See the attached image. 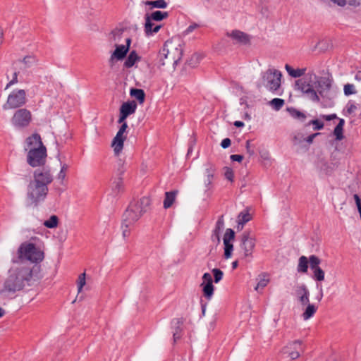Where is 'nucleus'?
Returning a JSON list of instances; mask_svg holds the SVG:
<instances>
[{
	"instance_id": "f257e3e1",
	"label": "nucleus",
	"mask_w": 361,
	"mask_h": 361,
	"mask_svg": "<svg viewBox=\"0 0 361 361\" xmlns=\"http://www.w3.org/2000/svg\"><path fill=\"white\" fill-rule=\"evenodd\" d=\"M54 177L47 167L34 171L33 179L30 180L27 188V197L31 203L37 206L44 201L48 194V185L53 181Z\"/></svg>"
},
{
	"instance_id": "f03ea898",
	"label": "nucleus",
	"mask_w": 361,
	"mask_h": 361,
	"mask_svg": "<svg viewBox=\"0 0 361 361\" xmlns=\"http://www.w3.org/2000/svg\"><path fill=\"white\" fill-rule=\"evenodd\" d=\"M32 269L29 267L20 266L11 268L8 271V276L6 279L4 287L0 293H15L23 290L26 286H31L32 280Z\"/></svg>"
},
{
	"instance_id": "7ed1b4c3",
	"label": "nucleus",
	"mask_w": 361,
	"mask_h": 361,
	"mask_svg": "<svg viewBox=\"0 0 361 361\" xmlns=\"http://www.w3.org/2000/svg\"><path fill=\"white\" fill-rule=\"evenodd\" d=\"M27 147L28 150L27 154V162L32 167H37L44 165L47 157V149L43 145L40 135L33 134L26 139Z\"/></svg>"
},
{
	"instance_id": "20e7f679",
	"label": "nucleus",
	"mask_w": 361,
	"mask_h": 361,
	"mask_svg": "<svg viewBox=\"0 0 361 361\" xmlns=\"http://www.w3.org/2000/svg\"><path fill=\"white\" fill-rule=\"evenodd\" d=\"M151 201L148 197H142L139 200H133L128 205L123 215L124 225L130 226L147 212Z\"/></svg>"
},
{
	"instance_id": "39448f33",
	"label": "nucleus",
	"mask_w": 361,
	"mask_h": 361,
	"mask_svg": "<svg viewBox=\"0 0 361 361\" xmlns=\"http://www.w3.org/2000/svg\"><path fill=\"white\" fill-rule=\"evenodd\" d=\"M17 254V257L12 259L13 263H18L24 260L38 263L44 259V252L32 243H23L18 247Z\"/></svg>"
},
{
	"instance_id": "423d86ee",
	"label": "nucleus",
	"mask_w": 361,
	"mask_h": 361,
	"mask_svg": "<svg viewBox=\"0 0 361 361\" xmlns=\"http://www.w3.org/2000/svg\"><path fill=\"white\" fill-rule=\"evenodd\" d=\"M281 71L269 68L262 73L261 85L273 94L281 95Z\"/></svg>"
},
{
	"instance_id": "0eeeda50",
	"label": "nucleus",
	"mask_w": 361,
	"mask_h": 361,
	"mask_svg": "<svg viewBox=\"0 0 361 361\" xmlns=\"http://www.w3.org/2000/svg\"><path fill=\"white\" fill-rule=\"evenodd\" d=\"M255 247V238L251 231H244L240 236L239 259L250 262L253 257L252 252Z\"/></svg>"
},
{
	"instance_id": "6e6552de",
	"label": "nucleus",
	"mask_w": 361,
	"mask_h": 361,
	"mask_svg": "<svg viewBox=\"0 0 361 361\" xmlns=\"http://www.w3.org/2000/svg\"><path fill=\"white\" fill-rule=\"evenodd\" d=\"M315 87L323 99L331 100L335 97V92L331 90L332 80L329 78L320 77L316 82Z\"/></svg>"
},
{
	"instance_id": "1a4fd4ad",
	"label": "nucleus",
	"mask_w": 361,
	"mask_h": 361,
	"mask_svg": "<svg viewBox=\"0 0 361 361\" xmlns=\"http://www.w3.org/2000/svg\"><path fill=\"white\" fill-rule=\"evenodd\" d=\"M26 92L24 90H14L8 95L6 103L3 109H16L23 106L26 103Z\"/></svg>"
},
{
	"instance_id": "9d476101",
	"label": "nucleus",
	"mask_w": 361,
	"mask_h": 361,
	"mask_svg": "<svg viewBox=\"0 0 361 361\" xmlns=\"http://www.w3.org/2000/svg\"><path fill=\"white\" fill-rule=\"evenodd\" d=\"M166 48L169 50V61L167 63H171L176 66L183 56V49L181 44L173 41H166L165 42Z\"/></svg>"
},
{
	"instance_id": "9b49d317",
	"label": "nucleus",
	"mask_w": 361,
	"mask_h": 361,
	"mask_svg": "<svg viewBox=\"0 0 361 361\" xmlns=\"http://www.w3.org/2000/svg\"><path fill=\"white\" fill-rule=\"evenodd\" d=\"M31 121V112L27 109H20L17 110L11 118L12 124L18 128L27 127Z\"/></svg>"
},
{
	"instance_id": "f8f14e48",
	"label": "nucleus",
	"mask_w": 361,
	"mask_h": 361,
	"mask_svg": "<svg viewBox=\"0 0 361 361\" xmlns=\"http://www.w3.org/2000/svg\"><path fill=\"white\" fill-rule=\"evenodd\" d=\"M216 171V169L214 164L207 163L204 165V193L207 197H210L212 195L213 180Z\"/></svg>"
},
{
	"instance_id": "ddd939ff",
	"label": "nucleus",
	"mask_w": 361,
	"mask_h": 361,
	"mask_svg": "<svg viewBox=\"0 0 361 361\" xmlns=\"http://www.w3.org/2000/svg\"><path fill=\"white\" fill-rule=\"evenodd\" d=\"M303 351L304 345L300 340L294 341L283 348V353L288 354L292 360L299 357Z\"/></svg>"
},
{
	"instance_id": "4468645a",
	"label": "nucleus",
	"mask_w": 361,
	"mask_h": 361,
	"mask_svg": "<svg viewBox=\"0 0 361 361\" xmlns=\"http://www.w3.org/2000/svg\"><path fill=\"white\" fill-rule=\"evenodd\" d=\"M295 291V295L302 305H306L310 302V291L305 284L297 285Z\"/></svg>"
},
{
	"instance_id": "2eb2a0df",
	"label": "nucleus",
	"mask_w": 361,
	"mask_h": 361,
	"mask_svg": "<svg viewBox=\"0 0 361 361\" xmlns=\"http://www.w3.org/2000/svg\"><path fill=\"white\" fill-rule=\"evenodd\" d=\"M128 52V48L125 45H116V49L111 55V57L109 60V65L112 67L114 64V60H122L123 59L127 53Z\"/></svg>"
},
{
	"instance_id": "dca6fc26",
	"label": "nucleus",
	"mask_w": 361,
	"mask_h": 361,
	"mask_svg": "<svg viewBox=\"0 0 361 361\" xmlns=\"http://www.w3.org/2000/svg\"><path fill=\"white\" fill-rule=\"evenodd\" d=\"M126 137L123 133L117 132L116 136L112 140L111 146L114 148V152L116 156H118L123 148V143Z\"/></svg>"
},
{
	"instance_id": "f3484780",
	"label": "nucleus",
	"mask_w": 361,
	"mask_h": 361,
	"mask_svg": "<svg viewBox=\"0 0 361 361\" xmlns=\"http://www.w3.org/2000/svg\"><path fill=\"white\" fill-rule=\"evenodd\" d=\"M224 227V221L223 216H221L217 220L215 228L212 235V240L219 244L221 242V233Z\"/></svg>"
},
{
	"instance_id": "a211bd4d",
	"label": "nucleus",
	"mask_w": 361,
	"mask_h": 361,
	"mask_svg": "<svg viewBox=\"0 0 361 361\" xmlns=\"http://www.w3.org/2000/svg\"><path fill=\"white\" fill-rule=\"evenodd\" d=\"M38 62V59L35 55H27L23 59L17 61V63L22 64L20 69L23 71H25L27 68L36 65Z\"/></svg>"
},
{
	"instance_id": "6ab92c4d",
	"label": "nucleus",
	"mask_w": 361,
	"mask_h": 361,
	"mask_svg": "<svg viewBox=\"0 0 361 361\" xmlns=\"http://www.w3.org/2000/svg\"><path fill=\"white\" fill-rule=\"evenodd\" d=\"M228 35L242 44H247L250 42L249 35L239 30H233L231 34H228Z\"/></svg>"
},
{
	"instance_id": "aec40b11",
	"label": "nucleus",
	"mask_w": 361,
	"mask_h": 361,
	"mask_svg": "<svg viewBox=\"0 0 361 361\" xmlns=\"http://www.w3.org/2000/svg\"><path fill=\"white\" fill-rule=\"evenodd\" d=\"M137 109V104L135 101L124 102L120 107V112L126 116L134 114Z\"/></svg>"
},
{
	"instance_id": "412c9836",
	"label": "nucleus",
	"mask_w": 361,
	"mask_h": 361,
	"mask_svg": "<svg viewBox=\"0 0 361 361\" xmlns=\"http://www.w3.org/2000/svg\"><path fill=\"white\" fill-rule=\"evenodd\" d=\"M183 322L182 319H173L171 322V324L173 328L174 329V331L173 332V341L176 342L178 339L180 338V326L183 324Z\"/></svg>"
},
{
	"instance_id": "4be33fe9",
	"label": "nucleus",
	"mask_w": 361,
	"mask_h": 361,
	"mask_svg": "<svg viewBox=\"0 0 361 361\" xmlns=\"http://www.w3.org/2000/svg\"><path fill=\"white\" fill-rule=\"evenodd\" d=\"M251 220V216L247 210L241 212L238 216V229H243L244 225Z\"/></svg>"
},
{
	"instance_id": "5701e85b",
	"label": "nucleus",
	"mask_w": 361,
	"mask_h": 361,
	"mask_svg": "<svg viewBox=\"0 0 361 361\" xmlns=\"http://www.w3.org/2000/svg\"><path fill=\"white\" fill-rule=\"evenodd\" d=\"M285 69L286 70L288 75L294 78L302 76L305 75L307 71L306 68L294 69L291 66L288 64H286Z\"/></svg>"
},
{
	"instance_id": "b1692460",
	"label": "nucleus",
	"mask_w": 361,
	"mask_h": 361,
	"mask_svg": "<svg viewBox=\"0 0 361 361\" xmlns=\"http://www.w3.org/2000/svg\"><path fill=\"white\" fill-rule=\"evenodd\" d=\"M169 50L166 48V44L164 43L163 48L159 51L157 58H158V63H159V68H161V66H164L167 63V61H169Z\"/></svg>"
},
{
	"instance_id": "393cba45",
	"label": "nucleus",
	"mask_w": 361,
	"mask_h": 361,
	"mask_svg": "<svg viewBox=\"0 0 361 361\" xmlns=\"http://www.w3.org/2000/svg\"><path fill=\"white\" fill-rule=\"evenodd\" d=\"M177 193V190H172L165 192V198L164 200V207L165 209H168L172 206L175 201Z\"/></svg>"
},
{
	"instance_id": "a878e982",
	"label": "nucleus",
	"mask_w": 361,
	"mask_h": 361,
	"mask_svg": "<svg viewBox=\"0 0 361 361\" xmlns=\"http://www.w3.org/2000/svg\"><path fill=\"white\" fill-rule=\"evenodd\" d=\"M256 280L257 281V286L255 287V290L256 291H259L260 289H263L269 282L268 275L265 273L259 274Z\"/></svg>"
},
{
	"instance_id": "bb28decb",
	"label": "nucleus",
	"mask_w": 361,
	"mask_h": 361,
	"mask_svg": "<svg viewBox=\"0 0 361 361\" xmlns=\"http://www.w3.org/2000/svg\"><path fill=\"white\" fill-rule=\"evenodd\" d=\"M295 90H300L302 93L306 94L310 88L313 87V85L302 79H299L295 81Z\"/></svg>"
},
{
	"instance_id": "cd10ccee",
	"label": "nucleus",
	"mask_w": 361,
	"mask_h": 361,
	"mask_svg": "<svg viewBox=\"0 0 361 361\" xmlns=\"http://www.w3.org/2000/svg\"><path fill=\"white\" fill-rule=\"evenodd\" d=\"M287 111L291 117L300 122H304L307 118V116L304 112H302L293 107L287 108Z\"/></svg>"
},
{
	"instance_id": "c85d7f7f",
	"label": "nucleus",
	"mask_w": 361,
	"mask_h": 361,
	"mask_svg": "<svg viewBox=\"0 0 361 361\" xmlns=\"http://www.w3.org/2000/svg\"><path fill=\"white\" fill-rule=\"evenodd\" d=\"M140 60V57L137 55V52L135 51H132L124 62V66L128 68H131Z\"/></svg>"
},
{
	"instance_id": "c756f323",
	"label": "nucleus",
	"mask_w": 361,
	"mask_h": 361,
	"mask_svg": "<svg viewBox=\"0 0 361 361\" xmlns=\"http://www.w3.org/2000/svg\"><path fill=\"white\" fill-rule=\"evenodd\" d=\"M142 3L146 6H149V9H153L154 8H165L168 6V4L165 0L146 1Z\"/></svg>"
},
{
	"instance_id": "7c9ffc66",
	"label": "nucleus",
	"mask_w": 361,
	"mask_h": 361,
	"mask_svg": "<svg viewBox=\"0 0 361 361\" xmlns=\"http://www.w3.org/2000/svg\"><path fill=\"white\" fill-rule=\"evenodd\" d=\"M203 295L207 299L211 300L214 295V286L213 283H201Z\"/></svg>"
},
{
	"instance_id": "2f4dec72",
	"label": "nucleus",
	"mask_w": 361,
	"mask_h": 361,
	"mask_svg": "<svg viewBox=\"0 0 361 361\" xmlns=\"http://www.w3.org/2000/svg\"><path fill=\"white\" fill-rule=\"evenodd\" d=\"M131 97H135L140 104H142L145 99V93L143 90L137 88H131L130 90Z\"/></svg>"
},
{
	"instance_id": "473e14b6",
	"label": "nucleus",
	"mask_w": 361,
	"mask_h": 361,
	"mask_svg": "<svg viewBox=\"0 0 361 361\" xmlns=\"http://www.w3.org/2000/svg\"><path fill=\"white\" fill-rule=\"evenodd\" d=\"M306 305L307 307L302 314L304 320H307L312 317L317 311V307L314 305L310 304V302Z\"/></svg>"
},
{
	"instance_id": "72a5a7b5",
	"label": "nucleus",
	"mask_w": 361,
	"mask_h": 361,
	"mask_svg": "<svg viewBox=\"0 0 361 361\" xmlns=\"http://www.w3.org/2000/svg\"><path fill=\"white\" fill-rule=\"evenodd\" d=\"M112 191L115 195L118 194L123 190V182L122 177L115 178L112 183Z\"/></svg>"
},
{
	"instance_id": "f704fd0d",
	"label": "nucleus",
	"mask_w": 361,
	"mask_h": 361,
	"mask_svg": "<svg viewBox=\"0 0 361 361\" xmlns=\"http://www.w3.org/2000/svg\"><path fill=\"white\" fill-rule=\"evenodd\" d=\"M308 258L305 256H301L298 260V271L300 273H307L308 269Z\"/></svg>"
},
{
	"instance_id": "c9c22d12",
	"label": "nucleus",
	"mask_w": 361,
	"mask_h": 361,
	"mask_svg": "<svg viewBox=\"0 0 361 361\" xmlns=\"http://www.w3.org/2000/svg\"><path fill=\"white\" fill-rule=\"evenodd\" d=\"M145 32L147 36L152 35V29L154 27L155 24L152 22L154 20L151 19L149 17V14L147 13L145 16Z\"/></svg>"
},
{
	"instance_id": "e433bc0d",
	"label": "nucleus",
	"mask_w": 361,
	"mask_h": 361,
	"mask_svg": "<svg viewBox=\"0 0 361 361\" xmlns=\"http://www.w3.org/2000/svg\"><path fill=\"white\" fill-rule=\"evenodd\" d=\"M169 16L168 12H164L161 11H156L149 15V17L154 21H161Z\"/></svg>"
},
{
	"instance_id": "4c0bfd02",
	"label": "nucleus",
	"mask_w": 361,
	"mask_h": 361,
	"mask_svg": "<svg viewBox=\"0 0 361 361\" xmlns=\"http://www.w3.org/2000/svg\"><path fill=\"white\" fill-rule=\"evenodd\" d=\"M340 6H344L346 4L354 6H361V0H331Z\"/></svg>"
},
{
	"instance_id": "58836bf2",
	"label": "nucleus",
	"mask_w": 361,
	"mask_h": 361,
	"mask_svg": "<svg viewBox=\"0 0 361 361\" xmlns=\"http://www.w3.org/2000/svg\"><path fill=\"white\" fill-rule=\"evenodd\" d=\"M59 218L56 215H52L50 218L45 221L44 225L49 228H56L58 225Z\"/></svg>"
},
{
	"instance_id": "ea45409f",
	"label": "nucleus",
	"mask_w": 361,
	"mask_h": 361,
	"mask_svg": "<svg viewBox=\"0 0 361 361\" xmlns=\"http://www.w3.org/2000/svg\"><path fill=\"white\" fill-rule=\"evenodd\" d=\"M310 269H314L319 267L321 263L320 259L316 255H310L308 258Z\"/></svg>"
},
{
	"instance_id": "a19ab883",
	"label": "nucleus",
	"mask_w": 361,
	"mask_h": 361,
	"mask_svg": "<svg viewBox=\"0 0 361 361\" xmlns=\"http://www.w3.org/2000/svg\"><path fill=\"white\" fill-rule=\"evenodd\" d=\"M202 59V55L197 53H195L191 56L190 59L188 60L187 63L191 67H195L200 63Z\"/></svg>"
},
{
	"instance_id": "79ce46f5",
	"label": "nucleus",
	"mask_w": 361,
	"mask_h": 361,
	"mask_svg": "<svg viewBox=\"0 0 361 361\" xmlns=\"http://www.w3.org/2000/svg\"><path fill=\"white\" fill-rule=\"evenodd\" d=\"M224 257L228 259L231 257L233 250V245L232 242H224Z\"/></svg>"
},
{
	"instance_id": "37998d69",
	"label": "nucleus",
	"mask_w": 361,
	"mask_h": 361,
	"mask_svg": "<svg viewBox=\"0 0 361 361\" xmlns=\"http://www.w3.org/2000/svg\"><path fill=\"white\" fill-rule=\"evenodd\" d=\"M284 100L280 98H274L270 102V105L276 111L280 110L284 105Z\"/></svg>"
},
{
	"instance_id": "c03bdc74",
	"label": "nucleus",
	"mask_w": 361,
	"mask_h": 361,
	"mask_svg": "<svg viewBox=\"0 0 361 361\" xmlns=\"http://www.w3.org/2000/svg\"><path fill=\"white\" fill-rule=\"evenodd\" d=\"M312 278L317 281H322L324 280V271L320 268L312 269Z\"/></svg>"
},
{
	"instance_id": "a18cd8bd",
	"label": "nucleus",
	"mask_w": 361,
	"mask_h": 361,
	"mask_svg": "<svg viewBox=\"0 0 361 361\" xmlns=\"http://www.w3.org/2000/svg\"><path fill=\"white\" fill-rule=\"evenodd\" d=\"M306 94L307 95L308 98L313 102H319L320 100L319 93L317 90L316 91L314 89V87L310 88Z\"/></svg>"
},
{
	"instance_id": "49530a36",
	"label": "nucleus",
	"mask_w": 361,
	"mask_h": 361,
	"mask_svg": "<svg viewBox=\"0 0 361 361\" xmlns=\"http://www.w3.org/2000/svg\"><path fill=\"white\" fill-rule=\"evenodd\" d=\"M343 92L345 96H349L357 93L354 85L350 83H347L344 85Z\"/></svg>"
},
{
	"instance_id": "de8ad7c7",
	"label": "nucleus",
	"mask_w": 361,
	"mask_h": 361,
	"mask_svg": "<svg viewBox=\"0 0 361 361\" xmlns=\"http://www.w3.org/2000/svg\"><path fill=\"white\" fill-rule=\"evenodd\" d=\"M235 238V232L232 228H227L223 238L224 242H232Z\"/></svg>"
},
{
	"instance_id": "09e8293b",
	"label": "nucleus",
	"mask_w": 361,
	"mask_h": 361,
	"mask_svg": "<svg viewBox=\"0 0 361 361\" xmlns=\"http://www.w3.org/2000/svg\"><path fill=\"white\" fill-rule=\"evenodd\" d=\"M313 125L314 130H322L324 128V123L318 119H313L308 122L306 126Z\"/></svg>"
},
{
	"instance_id": "8fccbe9b",
	"label": "nucleus",
	"mask_w": 361,
	"mask_h": 361,
	"mask_svg": "<svg viewBox=\"0 0 361 361\" xmlns=\"http://www.w3.org/2000/svg\"><path fill=\"white\" fill-rule=\"evenodd\" d=\"M214 275V281L216 283H218L223 278L224 272L217 268H214L212 270Z\"/></svg>"
},
{
	"instance_id": "3c124183",
	"label": "nucleus",
	"mask_w": 361,
	"mask_h": 361,
	"mask_svg": "<svg viewBox=\"0 0 361 361\" xmlns=\"http://www.w3.org/2000/svg\"><path fill=\"white\" fill-rule=\"evenodd\" d=\"M361 106L360 104H356L353 102L350 101L346 106L347 108V112L349 114H352L355 112V110H357L358 108L360 109Z\"/></svg>"
},
{
	"instance_id": "603ef678",
	"label": "nucleus",
	"mask_w": 361,
	"mask_h": 361,
	"mask_svg": "<svg viewBox=\"0 0 361 361\" xmlns=\"http://www.w3.org/2000/svg\"><path fill=\"white\" fill-rule=\"evenodd\" d=\"M224 176L229 181L233 182L234 179V174L232 169L230 167L226 166L224 168Z\"/></svg>"
},
{
	"instance_id": "864d4df0",
	"label": "nucleus",
	"mask_w": 361,
	"mask_h": 361,
	"mask_svg": "<svg viewBox=\"0 0 361 361\" xmlns=\"http://www.w3.org/2000/svg\"><path fill=\"white\" fill-rule=\"evenodd\" d=\"M293 142L295 145H300L305 142V137L302 133H298L294 135Z\"/></svg>"
},
{
	"instance_id": "5fc2aeb1",
	"label": "nucleus",
	"mask_w": 361,
	"mask_h": 361,
	"mask_svg": "<svg viewBox=\"0 0 361 361\" xmlns=\"http://www.w3.org/2000/svg\"><path fill=\"white\" fill-rule=\"evenodd\" d=\"M85 285V273L80 274L78 279V290L80 293Z\"/></svg>"
},
{
	"instance_id": "6e6d98bb",
	"label": "nucleus",
	"mask_w": 361,
	"mask_h": 361,
	"mask_svg": "<svg viewBox=\"0 0 361 361\" xmlns=\"http://www.w3.org/2000/svg\"><path fill=\"white\" fill-rule=\"evenodd\" d=\"M68 169V166L66 164H61V170L58 174V178L63 180L66 178V172Z\"/></svg>"
},
{
	"instance_id": "4d7b16f0",
	"label": "nucleus",
	"mask_w": 361,
	"mask_h": 361,
	"mask_svg": "<svg viewBox=\"0 0 361 361\" xmlns=\"http://www.w3.org/2000/svg\"><path fill=\"white\" fill-rule=\"evenodd\" d=\"M343 128L341 127L336 126L334 130V134L336 136V140H341L343 138Z\"/></svg>"
},
{
	"instance_id": "13d9d810",
	"label": "nucleus",
	"mask_w": 361,
	"mask_h": 361,
	"mask_svg": "<svg viewBox=\"0 0 361 361\" xmlns=\"http://www.w3.org/2000/svg\"><path fill=\"white\" fill-rule=\"evenodd\" d=\"M213 280L212 275L209 273H204L202 276V283H212Z\"/></svg>"
},
{
	"instance_id": "bf43d9fd",
	"label": "nucleus",
	"mask_w": 361,
	"mask_h": 361,
	"mask_svg": "<svg viewBox=\"0 0 361 361\" xmlns=\"http://www.w3.org/2000/svg\"><path fill=\"white\" fill-rule=\"evenodd\" d=\"M129 227L130 226H126V225H124V220L123 219V223H122L121 228H122L123 237L124 238L128 237L129 235V234H130Z\"/></svg>"
},
{
	"instance_id": "052dcab7",
	"label": "nucleus",
	"mask_w": 361,
	"mask_h": 361,
	"mask_svg": "<svg viewBox=\"0 0 361 361\" xmlns=\"http://www.w3.org/2000/svg\"><path fill=\"white\" fill-rule=\"evenodd\" d=\"M354 200L355 201L356 206L357 207V210L360 213V215L361 216V200L357 194H355L353 195Z\"/></svg>"
},
{
	"instance_id": "680f3d73",
	"label": "nucleus",
	"mask_w": 361,
	"mask_h": 361,
	"mask_svg": "<svg viewBox=\"0 0 361 361\" xmlns=\"http://www.w3.org/2000/svg\"><path fill=\"white\" fill-rule=\"evenodd\" d=\"M319 134V133H316L309 135L307 137H305V142H307L308 145L312 144L313 142L314 139Z\"/></svg>"
},
{
	"instance_id": "e2e57ef3",
	"label": "nucleus",
	"mask_w": 361,
	"mask_h": 361,
	"mask_svg": "<svg viewBox=\"0 0 361 361\" xmlns=\"http://www.w3.org/2000/svg\"><path fill=\"white\" fill-rule=\"evenodd\" d=\"M19 72L18 71H15L14 73H13V78L12 80L8 83L6 87L11 86V85H13L16 83L18 82V75Z\"/></svg>"
},
{
	"instance_id": "0e129e2a",
	"label": "nucleus",
	"mask_w": 361,
	"mask_h": 361,
	"mask_svg": "<svg viewBox=\"0 0 361 361\" xmlns=\"http://www.w3.org/2000/svg\"><path fill=\"white\" fill-rule=\"evenodd\" d=\"M231 144V140L229 138H224L221 142V146L224 149L228 148Z\"/></svg>"
},
{
	"instance_id": "69168bd1",
	"label": "nucleus",
	"mask_w": 361,
	"mask_h": 361,
	"mask_svg": "<svg viewBox=\"0 0 361 361\" xmlns=\"http://www.w3.org/2000/svg\"><path fill=\"white\" fill-rule=\"evenodd\" d=\"M126 169L123 164L120 163L119 166L117 169L116 174L118 177H121L122 175L124 173Z\"/></svg>"
},
{
	"instance_id": "338daca9",
	"label": "nucleus",
	"mask_w": 361,
	"mask_h": 361,
	"mask_svg": "<svg viewBox=\"0 0 361 361\" xmlns=\"http://www.w3.org/2000/svg\"><path fill=\"white\" fill-rule=\"evenodd\" d=\"M230 159L233 161L240 162L243 159V156L240 154H233L230 157Z\"/></svg>"
},
{
	"instance_id": "774afa93",
	"label": "nucleus",
	"mask_w": 361,
	"mask_h": 361,
	"mask_svg": "<svg viewBox=\"0 0 361 361\" xmlns=\"http://www.w3.org/2000/svg\"><path fill=\"white\" fill-rule=\"evenodd\" d=\"M355 80L361 83V68L358 69L355 73Z\"/></svg>"
}]
</instances>
